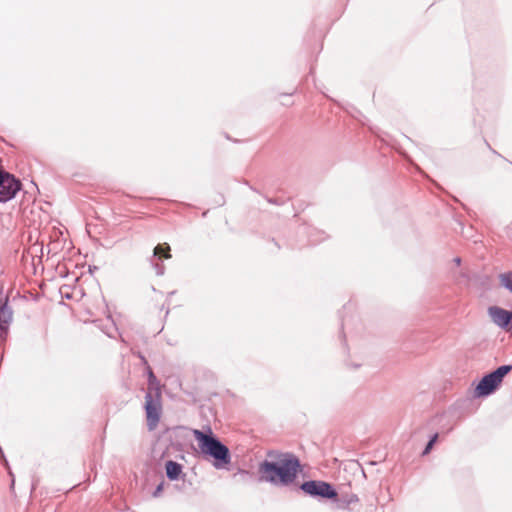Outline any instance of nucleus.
<instances>
[{"mask_svg": "<svg viewBox=\"0 0 512 512\" xmlns=\"http://www.w3.org/2000/svg\"><path fill=\"white\" fill-rule=\"evenodd\" d=\"M140 358H141L142 362L145 365H147V376H148V391H147V393H153V394H155V392L161 393L160 382L157 379V377L155 376L151 367L148 365L146 358L142 355H140Z\"/></svg>", "mask_w": 512, "mask_h": 512, "instance_id": "1a4fd4ad", "label": "nucleus"}, {"mask_svg": "<svg viewBox=\"0 0 512 512\" xmlns=\"http://www.w3.org/2000/svg\"><path fill=\"white\" fill-rule=\"evenodd\" d=\"M163 487H164V482H161L159 485H157L154 492L152 493L153 497H159L161 495Z\"/></svg>", "mask_w": 512, "mask_h": 512, "instance_id": "2eb2a0df", "label": "nucleus"}, {"mask_svg": "<svg viewBox=\"0 0 512 512\" xmlns=\"http://www.w3.org/2000/svg\"><path fill=\"white\" fill-rule=\"evenodd\" d=\"M300 489L307 495L318 499H334L337 491L334 486L321 480H308L300 485Z\"/></svg>", "mask_w": 512, "mask_h": 512, "instance_id": "20e7f679", "label": "nucleus"}, {"mask_svg": "<svg viewBox=\"0 0 512 512\" xmlns=\"http://www.w3.org/2000/svg\"><path fill=\"white\" fill-rule=\"evenodd\" d=\"M12 320V310L8 306V296L0 293V339L3 338Z\"/></svg>", "mask_w": 512, "mask_h": 512, "instance_id": "6e6552de", "label": "nucleus"}, {"mask_svg": "<svg viewBox=\"0 0 512 512\" xmlns=\"http://www.w3.org/2000/svg\"><path fill=\"white\" fill-rule=\"evenodd\" d=\"M512 371V365L499 366L494 371L484 375L474 389V395L478 398L493 394L501 385L504 377Z\"/></svg>", "mask_w": 512, "mask_h": 512, "instance_id": "7ed1b4c3", "label": "nucleus"}, {"mask_svg": "<svg viewBox=\"0 0 512 512\" xmlns=\"http://www.w3.org/2000/svg\"><path fill=\"white\" fill-rule=\"evenodd\" d=\"M500 285L512 293V271L504 272L499 275Z\"/></svg>", "mask_w": 512, "mask_h": 512, "instance_id": "f8f14e48", "label": "nucleus"}, {"mask_svg": "<svg viewBox=\"0 0 512 512\" xmlns=\"http://www.w3.org/2000/svg\"><path fill=\"white\" fill-rule=\"evenodd\" d=\"M145 412L149 430H154L159 423L161 416V393H146Z\"/></svg>", "mask_w": 512, "mask_h": 512, "instance_id": "39448f33", "label": "nucleus"}, {"mask_svg": "<svg viewBox=\"0 0 512 512\" xmlns=\"http://www.w3.org/2000/svg\"><path fill=\"white\" fill-rule=\"evenodd\" d=\"M40 237H42V233H39V237L37 238V240L34 242L33 244V247H34V255L37 253V247L39 246V251L41 253V255L43 254V244H44V239H39Z\"/></svg>", "mask_w": 512, "mask_h": 512, "instance_id": "4468645a", "label": "nucleus"}, {"mask_svg": "<svg viewBox=\"0 0 512 512\" xmlns=\"http://www.w3.org/2000/svg\"><path fill=\"white\" fill-rule=\"evenodd\" d=\"M33 186H34V189H36V191L39 192V188L35 182L33 183Z\"/></svg>", "mask_w": 512, "mask_h": 512, "instance_id": "a211bd4d", "label": "nucleus"}, {"mask_svg": "<svg viewBox=\"0 0 512 512\" xmlns=\"http://www.w3.org/2000/svg\"><path fill=\"white\" fill-rule=\"evenodd\" d=\"M33 273H34V275H36V273H37V268H36V265H35V264H34V270H33Z\"/></svg>", "mask_w": 512, "mask_h": 512, "instance_id": "6ab92c4d", "label": "nucleus"}, {"mask_svg": "<svg viewBox=\"0 0 512 512\" xmlns=\"http://www.w3.org/2000/svg\"><path fill=\"white\" fill-rule=\"evenodd\" d=\"M45 287H46V284H45V283H41V284L39 285V288L41 289V291H42L43 295L45 294Z\"/></svg>", "mask_w": 512, "mask_h": 512, "instance_id": "dca6fc26", "label": "nucleus"}, {"mask_svg": "<svg viewBox=\"0 0 512 512\" xmlns=\"http://www.w3.org/2000/svg\"><path fill=\"white\" fill-rule=\"evenodd\" d=\"M488 314L495 325L507 332H512V311L491 306L488 308Z\"/></svg>", "mask_w": 512, "mask_h": 512, "instance_id": "423d86ee", "label": "nucleus"}, {"mask_svg": "<svg viewBox=\"0 0 512 512\" xmlns=\"http://www.w3.org/2000/svg\"><path fill=\"white\" fill-rule=\"evenodd\" d=\"M166 476L169 480H178L182 474V465L176 461L168 460L165 464Z\"/></svg>", "mask_w": 512, "mask_h": 512, "instance_id": "9b49d317", "label": "nucleus"}, {"mask_svg": "<svg viewBox=\"0 0 512 512\" xmlns=\"http://www.w3.org/2000/svg\"><path fill=\"white\" fill-rule=\"evenodd\" d=\"M437 438H438V434L435 433L431 438L430 440L428 441V443L426 444V447L425 449L423 450V455H426L430 452V450L432 449L433 445L435 444V442L437 441Z\"/></svg>", "mask_w": 512, "mask_h": 512, "instance_id": "ddd939ff", "label": "nucleus"}, {"mask_svg": "<svg viewBox=\"0 0 512 512\" xmlns=\"http://www.w3.org/2000/svg\"><path fill=\"white\" fill-rule=\"evenodd\" d=\"M169 259L171 258L170 254V246L167 243L158 244L154 250L153 255L150 257V264L155 269V272L158 276H161L165 272V266L161 262V259Z\"/></svg>", "mask_w": 512, "mask_h": 512, "instance_id": "0eeeda50", "label": "nucleus"}, {"mask_svg": "<svg viewBox=\"0 0 512 512\" xmlns=\"http://www.w3.org/2000/svg\"><path fill=\"white\" fill-rule=\"evenodd\" d=\"M269 202L270 203H277L276 201L272 200V199H269Z\"/></svg>", "mask_w": 512, "mask_h": 512, "instance_id": "aec40b11", "label": "nucleus"}, {"mask_svg": "<svg viewBox=\"0 0 512 512\" xmlns=\"http://www.w3.org/2000/svg\"><path fill=\"white\" fill-rule=\"evenodd\" d=\"M301 468L300 460L292 453H283L279 461L264 460L260 463L258 472L260 479L274 485H289L297 476Z\"/></svg>", "mask_w": 512, "mask_h": 512, "instance_id": "f257e3e1", "label": "nucleus"}, {"mask_svg": "<svg viewBox=\"0 0 512 512\" xmlns=\"http://www.w3.org/2000/svg\"><path fill=\"white\" fill-rule=\"evenodd\" d=\"M208 434L198 429L192 433L198 442L203 455L212 458V464L216 469H223L231 462V454L228 447L212 434L211 428L207 427Z\"/></svg>", "mask_w": 512, "mask_h": 512, "instance_id": "f03ea898", "label": "nucleus"}, {"mask_svg": "<svg viewBox=\"0 0 512 512\" xmlns=\"http://www.w3.org/2000/svg\"><path fill=\"white\" fill-rule=\"evenodd\" d=\"M453 261L455 262V264H456V265H460V263H461V258H460V257H456V258H454V260H453Z\"/></svg>", "mask_w": 512, "mask_h": 512, "instance_id": "f3484780", "label": "nucleus"}, {"mask_svg": "<svg viewBox=\"0 0 512 512\" xmlns=\"http://www.w3.org/2000/svg\"><path fill=\"white\" fill-rule=\"evenodd\" d=\"M33 299H34V301H36L37 295L34 294Z\"/></svg>", "mask_w": 512, "mask_h": 512, "instance_id": "412c9836", "label": "nucleus"}, {"mask_svg": "<svg viewBox=\"0 0 512 512\" xmlns=\"http://www.w3.org/2000/svg\"><path fill=\"white\" fill-rule=\"evenodd\" d=\"M336 503L338 509H348L350 505L355 504L359 501V498L356 494H342L340 496L337 495L336 498L333 499Z\"/></svg>", "mask_w": 512, "mask_h": 512, "instance_id": "9d476101", "label": "nucleus"}]
</instances>
